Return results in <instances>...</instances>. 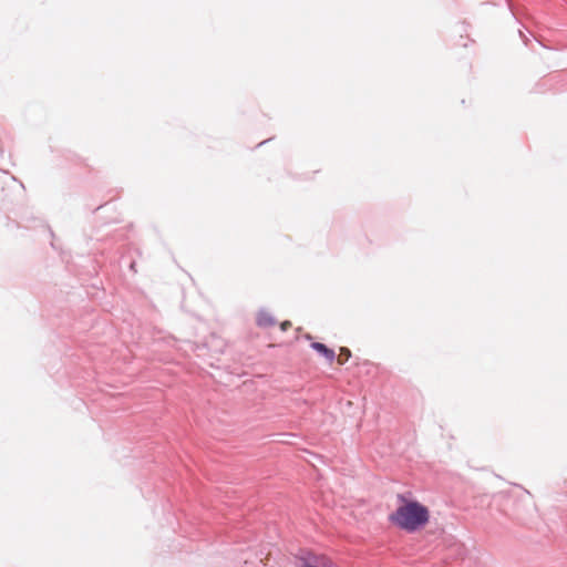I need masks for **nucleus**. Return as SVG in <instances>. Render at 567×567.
Segmentation results:
<instances>
[{"mask_svg": "<svg viewBox=\"0 0 567 567\" xmlns=\"http://www.w3.org/2000/svg\"><path fill=\"white\" fill-rule=\"evenodd\" d=\"M429 518V509L417 502H404L390 515V520L394 525L408 532L423 527L427 524Z\"/></svg>", "mask_w": 567, "mask_h": 567, "instance_id": "obj_1", "label": "nucleus"}, {"mask_svg": "<svg viewBox=\"0 0 567 567\" xmlns=\"http://www.w3.org/2000/svg\"><path fill=\"white\" fill-rule=\"evenodd\" d=\"M311 348L323 355L330 363L334 360V351L321 342L311 343Z\"/></svg>", "mask_w": 567, "mask_h": 567, "instance_id": "obj_2", "label": "nucleus"}, {"mask_svg": "<svg viewBox=\"0 0 567 567\" xmlns=\"http://www.w3.org/2000/svg\"><path fill=\"white\" fill-rule=\"evenodd\" d=\"M256 322L261 328H269L276 323V320L270 313L261 311L257 315Z\"/></svg>", "mask_w": 567, "mask_h": 567, "instance_id": "obj_3", "label": "nucleus"}, {"mask_svg": "<svg viewBox=\"0 0 567 567\" xmlns=\"http://www.w3.org/2000/svg\"><path fill=\"white\" fill-rule=\"evenodd\" d=\"M351 357V351L348 348H341L337 361L340 365L344 364Z\"/></svg>", "mask_w": 567, "mask_h": 567, "instance_id": "obj_4", "label": "nucleus"}, {"mask_svg": "<svg viewBox=\"0 0 567 567\" xmlns=\"http://www.w3.org/2000/svg\"><path fill=\"white\" fill-rule=\"evenodd\" d=\"M290 327H291V322L288 321V320L281 322V324H280V328H281L282 331L288 330Z\"/></svg>", "mask_w": 567, "mask_h": 567, "instance_id": "obj_5", "label": "nucleus"}]
</instances>
